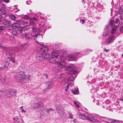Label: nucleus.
Returning a JSON list of instances; mask_svg holds the SVG:
<instances>
[{"label":"nucleus","instance_id":"nucleus-1","mask_svg":"<svg viewBox=\"0 0 123 123\" xmlns=\"http://www.w3.org/2000/svg\"><path fill=\"white\" fill-rule=\"evenodd\" d=\"M14 76L16 79L21 81L23 83L26 81V79L25 77V75L22 72L17 73L14 75Z\"/></svg>","mask_w":123,"mask_h":123},{"label":"nucleus","instance_id":"nucleus-2","mask_svg":"<svg viewBox=\"0 0 123 123\" xmlns=\"http://www.w3.org/2000/svg\"><path fill=\"white\" fill-rule=\"evenodd\" d=\"M60 59L62 60L59 61H58L56 64L58 67L59 68L57 70V72L60 71L61 70L62 68H64L66 66V64L64 62L65 58H64L62 59V58H60Z\"/></svg>","mask_w":123,"mask_h":123},{"label":"nucleus","instance_id":"nucleus-3","mask_svg":"<svg viewBox=\"0 0 123 123\" xmlns=\"http://www.w3.org/2000/svg\"><path fill=\"white\" fill-rule=\"evenodd\" d=\"M9 50V51L8 52V53H7V54L8 53L10 56L12 57H9V58L12 62L14 63L15 62V58L13 56H14V53L17 52V49L16 48L12 49Z\"/></svg>","mask_w":123,"mask_h":123},{"label":"nucleus","instance_id":"nucleus-4","mask_svg":"<svg viewBox=\"0 0 123 123\" xmlns=\"http://www.w3.org/2000/svg\"><path fill=\"white\" fill-rule=\"evenodd\" d=\"M75 67L74 66H72L68 67L67 68L69 72L68 74H76L77 71H75Z\"/></svg>","mask_w":123,"mask_h":123},{"label":"nucleus","instance_id":"nucleus-5","mask_svg":"<svg viewBox=\"0 0 123 123\" xmlns=\"http://www.w3.org/2000/svg\"><path fill=\"white\" fill-rule=\"evenodd\" d=\"M37 42L38 44H40V51H47L48 50V47L44 45H43V43L42 42H40L37 41Z\"/></svg>","mask_w":123,"mask_h":123},{"label":"nucleus","instance_id":"nucleus-6","mask_svg":"<svg viewBox=\"0 0 123 123\" xmlns=\"http://www.w3.org/2000/svg\"><path fill=\"white\" fill-rule=\"evenodd\" d=\"M66 75L65 74V73L62 74L60 75L59 78V79L60 80L62 79V80L61 81V84H65L66 83V82H65V80H66V79H64L65 78H66Z\"/></svg>","mask_w":123,"mask_h":123},{"label":"nucleus","instance_id":"nucleus-7","mask_svg":"<svg viewBox=\"0 0 123 123\" xmlns=\"http://www.w3.org/2000/svg\"><path fill=\"white\" fill-rule=\"evenodd\" d=\"M49 61L50 63L56 64L58 61H59V59L58 58H56V57L51 56L49 58Z\"/></svg>","mask_w":123,"mask_h":123},{"label":"nucleus","instance_id":"nucleus-8","mask_svg":"<svg viewBox=\"0 0 123 123\" xmlns=\"http://www.w3.org/2000/svg\"><path fill=\"white\" fill-rule=\"evenodd\" d=\"M36 58L37 60L38 61L42 62L43 61V57L42 53L39 52L36 54Z\"/></svg>","mask_w":123,"mask_h":123},{"label":"nucleus","instance_id":"nucleus-9","mask_svg":"<svg viewBox=\"0 0 123 123\" xmlns=\"http://www.w3.org/2000/svg\"><path fill=\"white\" fill-rule=\"evenodd\" d=\"M115 38L116 37L114 36H110L106 40V43H111L113 42Z\"/></svg>","mask_w":123,"mask_h":123},{"label":"nucleus","instance_id":"nucleus-10","mask_svg":"<svg viewBox=\"0 0 123 123\" xmlns=\"http://www.w3.org/2000/svg\"><path fill=\"white\" fill-rule=\"evenodd\" d=\"M21 21L20 20H17L16 22L14 23L12 25V27L13 29L17 28L19 27Z\"/></svg>","mask_w":123,"mask_h":123},{"label":"nucleus","instance_id":"nucleus-11","mask_svg":"<svg viewBox=\"0 0 123 123\" xmlns=\"http://www.w3.org/2000/svg\"><path fill=\"white\" fill-rule=\"evenodd\" d=\"M7 92H6V94L7 95L9 94L10 95H12L16 93L15 90L12 89H8L7 90Z\"/></svg>","mask_w":123,"mask_h":123},{"label":"nucleus","instance_id":"nucleus-12","mask_svg":"<svg viewBox=\"0 0 123 123\" xmlns=\"http://www.w3.org/2000/svg\"><path fill=\"white\" fill-rule=\"evenodd\" d=\"M37 106L33 105V106H31V108H34V109H37V108H40L42 107H43L44 105V104L43 102L40 103L38 104H37Z\"/></svg>","mask_w":123,"mask_h":123},{"label":"nucleus","instance_id":"nucleus-13","mask_svg":"<svg viewBox=\"0 0 123 123\" xmlns=\"http://www.w3.org/2000/svg\"><path fill=\"white\" fill-rule=\"evenodd\" d=\"M80 117L82 119L87 120L89 114H84L79 113Z\"/></svg>","mask_w":123,"mask_h":123},{"label":"nucleus","instance_id":"nucleus-14","mask_svg":"<svg viewBox=\"0 0 123 123\" xmlns=\"http://www.w3.org/2000/svg\"><path fill=\"white\" fill-rule=\"evenodd\" d=\"M71 92L74 94H78L79 92L77 87L76 86H75L73 89H72Z\"/></svg>","mask_w":123,"mask_h":123},{"label":"nucleus","instance_id":"nucleus-15","mask_svg":"<svg viewBox=\"0 0 123 123\" xmlns=\"http://www.w3.org/2000/svg\"><path fill=\"white\" fill-rule=\"evenodd\" d=\"M59 52L57 51H55L51 53V57H56L57 58L58 56Z\"/></svg>","mask_w":123,"mask_h":123},{"label":"nucleus","instance_id":"nucleus-16","mask_svg":"<svg viewBox=\"0 0 123 123\" xmlns=\"http://www.w3.org/2000/svg\"><path fill=\"white\" fill-rule=\"evenodd\" d=\"M87 120L90 121L91 122H97L98 121V120L92 117L90 115H89L88 118Z\"/></svg>","mask_w":123,"mask_h":123},{"label":"nucleus","instance_id":"nucleus-17","mask_svg":"<svg viewBox=\"0 0 123 123\" xmlns=\"http://www.w3.org/2000/svg\"><path fill=\"white\" fill-rule=\"evenodd\" d=\"M25 36L26 38L28 39H31L33 37V35L29 32L26 33L25 34Z\"/></svg>","mask_w":123,"mask_h":123},{"label":"nucleus","instance_id":"nucleus-18","mask_svg":"<svg viewBox=\"0 0 123 123\" xmlns=\"http://www.w3.org/2000/svg\"><path fill=\"white\" fill-rule=\"evenodd\" d=\"M52 82H50L45 83L44 85L46 86V89H49L51 86Z\"/></svg>","mask_w":123,"mask_h":123},{"label":"nucleus","instance_id":"nucleus-19","mask_svg":"<svg viewBox=\"0 0 123 123\" xmlns=\"http://www.w3.org/2000/svg\"><path fill=\"white\" fill-rule=\"evenodd\" d=\"M42 54L43 57V60L44 59H46L49 57V54L45 52L42 53Z\"/></svg>","mask_w":123,"mask_h":123},{"label":"nucleus","instance_id":"nucleus-20","mask_svg":"<svg viewBox=\"0 0 123 123\" xmlns=\"http://www.w3.org/2000/svg\"><path fill=\"white\" fill-rule=\"evenodd\" d=\"M0 81L2 83L5 84H7L9 82V81L8 80L2 78L0 79Z\"/></svg>","mask_w":123,"mask_h":123},{"label":"nucleus","instance_id":"nucleus-21","mask_svg":"<svg viewBox=\"0 0 123 123\" xmlns=\"http://www.w3.org/2000/svg\"><path fill=\"white\" fill-rule=\"evenodd\" d=\"M68 59L69 61H73L75 59V57L72 55H70L68 56Z\"/></svg>","mask_w":123,"mask_h":123},{"label":"nucleus","instance_id":"nucleus-22","mask_svg":"<svg viewBox=\"0 0 123 123\" xmlns=\"http://www.w3.org/2000/svg\"><path fill=\"white\" fill-rule=\"evenodd\" d=\"M7 90H4V91H0V94L3 97H5L6 96V92H7Z\"/></svg>","mask_w":123,"mask_h":123},{"label":"nucleus","instance_id":"nucleus-23","mask_svg":"<svg viewBox=\"0 0 123 123\" xmlns=\"http://www.w3.org/2000/svg\"><path fill=\"white\" fill-rule=\"evenodd\" d=\"M0 48L1 49H2L3 50H7V51H9V50H10V48L9 49L7 47H5L4 46H3L1 44H0Z\"/></svg>","mask_w":123,"mask_h":123},{"label":"nucleus","instance_id":"nucleus-24","mask_svg":"<svg viewBox=\"0 0 123 123\" xmlns=\"http://www.w3.org/2000/svg\"><path fill=\"white\" fill-rule=\"evenodd\" d=\"M0 11L2 15H5L7 12L6 10L4 9H2L1 8H0Z\"/></svg>","mask_w":123,"mask_h":123},{"label":"nucleus","instance_id":"nucleus-25","mask_svg":"<svg viewBox=\"0 0 123 123\" xmlns=\"http://www.w3.org/2000/svg\"><path fill=\"white\" fill-rule=\"evenodd\" d=\"M10 21L8 20H3L2 21V23L4 25H6L10 23Z\"/></svg>","mask_w":123,"mask_h":123},{"label":"nucleus","instance_id":"nucleus-26","mask_svg":"<svg viewBox=\"0 0 123 123\" xmlns=\"http://www.w3.org/2000/svg\"><path fill=\"white\" fill-rule=\"evenodd\" d=\"M40 101V99L38 98H36L34 99V103L37 104Z\"/></svg>","mask_w":123,"mask_h":123},{"label":"nucleus","instance_id":"nucleus-27","mask_svg":"<svg viewBox=\"0 0 123 123\" xmlns=\"http://www.w3.org/2000/svg\"><path fill=\"white\" fill-rule=\"evenodd\" d=\"M117 27V26H116L114 27L113 28H112V30L111 31V33L112 34H114L116 32V30Z\"/></svg>","mask_w":123,"mask_h":123},{"label":"nucleus","instance_id":"nucleus-28","mask_svg":"<svg viewBox=\"0 0 123 123\" xmlns=\"http://www.w3.org/2000/svg\"><path fill=\"white\" fill-rule=\"evenodd\" d=\"M12 31V33L13 35L15 36L17 35L18 34L17 33L15 30H13Z\"/></svg>","mask_w":123,"mask_h":123},{"label":"nucleus","instance_id":"nucleus-29","mask_svg":"<svg viewBox=\"0 0 123 123\" xmlns=\"http://www.w3.org/2000/svg\"><path fill=\"white\" fill-rule=\"evenodd\" d=\"M6 28V27L4 26H0V32L2 30H5Z\"/></svg>","mask_w":123,"mask_h":123},{"label":"nucleus","instance_id":"nucleus-30","mask_svg":"<svg viewBox=\"0 0 123 123\" xmlns=\"http://www.w3.org/2000/svg\"><path fill=\"white\" fill-rule=\"evenodd\" d=\"M74 78L73 76H71L68 78V81H72L74 80Z\"/></svg>","mask_w":123,"mask_h":123},{"label":"nucleus","instance_id":"nucleus-31","mask_svg":"<svg viewBox=\"0 0 123 123\" xmlns=\"http://www.w3.org/2000/svg\"><path fill=\"white\" fill-rule=\"evenodd\" d=\"M39 30V31H38L37 33L38 34L36 35H33V37H34L37 38V36L38 35H39V34L40 33V30H39V29H38Z\"/></svg>","mask_w":123,"mask_h":123},{"label":"nucleus","instance_id":"nucleus-32","mask_svg":"<svg viewBox=\"0 0 123 123\" xmlns=\"http://www.w3.org/2000/svg\"><path fill=\"white\" fill-rule=\"evenodd\" d=\"M69 115V117L71 119H73V115L70 112H69L68 113Z\"/></svg>","mask_w":123,"mask_h":123},{"label":"nucleus","instance_id":"nucleus-33","mask_svg":"<svg viewBox=\"0 0 123 123\" xmlns=\"http://www.w3.org/2000/svg\"><path fill=\"white\" fill-rule=\"evenodd\" d=\"M74 105H76V107L78 108H79L80 106L78 103H76V102L75 101H74Z\"/></svg>","mask_w":123,"mask_h":123},{"label":"nucleus","instance_id":"nucleus-34","mask_svg":"<svg viewBox=\"0 0 123 123\" xmlns=\"http://www.w3.org/2000/svg\"><path fill=\"white\" fill-rule=\"evenodd\" d=\"M7 65H5L3 67H2L3 68V69L7 68H8V63H7Z\"/></svg>","mask_w":123,"mask_h":123},{"label":"nucleus","instance_id":"nucleus-35","mask_svg":"<svg viewBox=\"0 0 123 123\" xmlns=\"http://www.w3.org/2000/svg\"><path fill=\"white\" fill-rule=\"evenodd\" d=\"M68 84L67 83V85L65 87V90L66 92H67V90L68 89Z\"/></svg>","mask_w":123,"mask_h":123},{"label":"nucleus","instance_id":"nucleus-36","mask_svg":"<svg viewBox=\"0 0 123 123\" xmlns=\"http://www.w3.org/2000/svg\"><path fill=\"white\" fill-rule=\"evenodd\" d=\"M11 19L13 20H15L16 18L15 16L13 15H12L11 16Z\"/></svg>","mask_w":123,"mask_h":123},{"label":"nucleus","instance_id":"nucleus-37","mask_svg":"<svg viewBox=\"0 0 123 123\" xmlns=\"http://www.w3.org/2000/svg\"><path fill=\"white\" fill-rule=\"evenodd\" d=\"M114 21L113 20H111L110 22V25H112L114 24Z\"/></svg>","mask_w":123,"mask_h":123},{"label":"nucleus","instance_id":"nucleus-38","mask_svg":"<svg viewBox=\"0 0 123 123\" xmlns=\"http://www.w3.org/2000/svg\"><path fill=\"white\" fill-rule=\"evenodd\" d=\"M1 7L2 8V9H5L6 8L5 5L3 4H2L1 5Z\"/></svg>","mask_w":123,"mask_h":123},{"label":"nucleus","instance_id":"nucleus-39","mask_svg":"<svg viewBox=\"0 0 123 123\" xmlns=\"http://www.w3.org/2000/svg\"><path fill=\"white\" fill-rule=\"evenodd\" d=\"M32 31L33 33H34V32L36 31H37L36 28L35 27H34L33 28H32Z\"/></svg>","mask_w":123,"mask_h":123},{"label":"nucleus","instance_id":"nucleus-40","mask_svg":"<svg viewBox=\"0 0 123 123\" xmlns=\"http://www.w3.org/2000/svg\"><path fill=\"white\" fill-rule=\"evenodd\" d=\"M35 24L34 22L32 21H31L30 22V25H34Z\"/></svg>","mask_w":123,"mask_h":123},{"label":"nucleus","instance_id":"nucleus-41","mask_svg":"<svg viewBox=\"0 0 123 123\" xmlns=\"http://www.w3.org/2000/svg\"><path fill=\"white\" fill-rule=\"evenodd\" d=\"M104 51L107 52L109 51L110 50V49H106L105 48H104Z\"/></svg>","mask_w":123,"mask_h":123},{"label":"nucleus","instance_id":"nucleus-42","mask_svg":"<svg viewBox=\"0 0 123 123\" xmlns=\"http://www.w3.org/2000/svg\"><path fill=\"white\" fill-rule=\"evenodd\" d=\"M120 30L121 32H123V26L120 28Z\"/></svg>","mask_w":123,"mask_h":123},{"label":"nucleus","instance_id":"nucleus-43","mask_svg":"<svg viewBox=\"0 0 123 123\" xmlns=\"http://www.w3.org/2000/svg\"><path fill=\"white\" fill-rule=\"evenodd\" d=\"M80 54V53L79 52H76L74 53V54L75 55H78Z\"/></svg>","mask_w":123,"mask_h":123},{"label":"nucleus","instance_id":"nucleus-44","mask_svg":"<svg viewBox=\"0 0 123 123\" xmlns=\"http://www.w3.org/2000/svg\"><path fill=\"white\" fill-rule=\"evenodd\" d=\"M108 32H105L104 33L103 36L105 37H106L108 35Z\"/></svg>","mask_w":123,"mask_h":123},{"label":"nucleus","instance_id":"nucleus-45","mask_svg":"<svg viewBox=\"0 0 123 123\" xmlns=\"http://www.w3.org/2000/svg\"><path fill=\"white\" fill-rule=\"evenodd\" d=\"M62 117L63 118H65L66 117V114L65 113H63L62 115Z\"/></svg>","mask_w":123,"mask_h":123},{"label":"nucleus","instance_id":"nucleus-46","mask_svg":"<svg viewBox=\"0 0 123 123\" xmlns=\"http://www.w3.org/2000/svg\"><path fill=\"white\" fill-rule=\"evenodd\" d=\"M44 110H45V111L47 112H48L50 111V110L49 109H47L46 108H45L44 109Z\"/></svg>","mask_w":123,"mask_h":123},{"label":"nucleus","instance_id":"nucleus-47","mask_svg":"<svg viewBox=\"0 0 123 123\" xmlns=\"http://www.w3.org/2000/svg\"><path fill=\"white\" fill-rule=\"evenodd\" d=\"M3 1L6 3L10 2L9 0H3Z\"/></svg>","mask_w":123,"mask_h":123},{"label":"nucleus","instance_id":"nucleus-48","mask_svg":"<svg viewBox=\"0 0 123 123\" xmlns=\"http://www.w3.org/2000/svg\"><path fill=\"white\" fill-rule=\"evenodd\" d=\"M18 30L20 33H21L22 32V29L21 28H18Z\"/></svg>","mask_w":123,"mask_h":123},{"label":"nucleus","instance_id":"nucleus-49","mask_svg":"<svg viewBox=\"0 0 123 123\" xmlns=\"http://www.w3.org/2000/svg\"><path fill=\"white\" fill-rule=\"evenodd\" d=\"M85 22V20H84L82 19L80 20V22L82 24H84V23Z\"/></svg>","mask_w":123,"mask_h":123},{"label":"nucleus","instance_id":"nucleus-50","mask_svg":"<svg viewBox=\"0 0 123 123\" xmlns=\"http://www.w3.org/2000/svg\"><path fill=\"white\" fill-rule=\"evenodd\" d=\"M31 0H29L27 1L26 2V3L27 4H29L31 2Z\"/></svg>","mask_w":123,"mask_h":123},{"label":"nucleus","instance_id":"nucleus-51","mask_svg":"<svg viewBox=\"0 0 123 123\" xmlns=\"http://www.w3.org/2000/svg\"><path fill=\"white\" fill-rule=\"evenodd\" d=\"M43 76H44L45 77H46V79H47L48 78V75L46 74H44L43 75Z\"/></svg>","mask_w":123,"mask_h":123},{"label":"nucleus","instance_id":"nucleus-52","mask_svg":"<svg viewBox=\"0 0 123 123\" xmlns=\"http://www.w3.org/2000/svg\"><path fill=\"white\" fill-rule=\"evenodd\" d=\"M120 13H122V12H123V9H120L119 10Z\"/></svg>","mask_w":123,"mask_h":123},{"label":"nucleus","instance_id":"nucleus-53","mask_svg":"<svg viewBox=\"0 0 123 123\" xmlns=\"http://www.w3.org/2000/svg\"><path fill=\"white\" fill-rule=\"evenodd\" d=\"M119 22V19H117L116 20V23H118Z\"/></svg>","mask_w":123,"mask_h":123},{"label":"nucleus","instance_id":"nucleus-54","mask_svg":"<svg viewBox=\"0 0 123 123\" xmlns=\"http://www.w3.org/2000/svg\"><path fill=\"white\" fill-rule=\"evenodd\" d=\"M33 20L34 21H36V20H37V18H33Z\"/></svg>","mask_w":123,"mask_h":123},{"label":"nucleus","instance_id":"nucleus-55","mask_svg":"<svg viewBox=\"0 0 123 123\" xmlns=\"http://www.w3.org/2000/svg\"><path fill=\"white\" fill-rule=\"evenodd\" d=\"M46 92V89H44L43 90V92L44 93H45Z\"/></svg>","mask_w":123,"mask_h":123},{"label":"nucleus","instance_id":"nucleus-56","mask_svg":"<svg viewBox=\"0 0 123 123\" xmlns=\"http://www.w3.org/2000/svg\"><path fill=\"white\" fill-rule=\"evenodd\" d=\"M15 119L18 122H19V121L18 120V117H16Z\"/></svg>","mask_w":123,"mask_h":123},{"label":"nucleus","instance_id":"nucleus-57","mask_svg":"<svg viewBox=\"0 0 123 123\" xmlns=\"http://www.w3.org/2000/svg\"><path fill=\"white\" fill-rule=\"evenodd\" d=\"M21 110L22 111H21V112H26V111H24V110L23 109V108L21 109Z\"/></svg>","mask_w":123,"mask_h":123},{"label":"nucleus","instance_id":"nucleus-58","mask_svg":"<svg viewBox=\"0 0 123 123\" xmlns=\"http://www.w3.org/2000/svg\"><path fill=\"white\" fill-rule=\"evenodd\" d=\"M117 123H122L120 121H117Z\"/></svg>","mask_w":123,"mask_h":123},{"label":"nucleus","instance_id":"nucleus-59","mask_svg":"<svg viewBox=\"0 0 123 123\" xmlns=\"http://www.w3.org/2000/svg\"><path fill=\"white\" fill-rule=\"evenodd\" d=\"M105 28L106 29H108L109 28V25H107L106 26Z\"/></svg>","mask_w":123,"mask_h":123},{"label":"nucleus","instance_id":"nucleus-60","mask_svg":"<svg viewBox=\"0 0 123 123\" xmlns=\"http://www.w3.org/2000/svg\"><path fill=\"white\" fill-rule=\"evenodd\" d=\"M21 36L22 37H24L25 36V35H24V34H22L21 35Z\"/></svg>","mask_w":123,"mask_h":123},{"label":"nucleus","instance_id":"nucleus-61","mask_svg":"<svg viewBox=\"0 0 123 123\" xmlns=\"http://www.w3.org/2000/svg\"><path fill=\"white\" fill-rule=\"evenodd\" d=\"M82 2L83 4H84L85 3V1L84 0H82Z\"/></svg>","mask_w":123,"mask_h":123},{"label":"nucleus","instance_id":"nucleus-62","mask_svg":"<svg viewBox=\"0 0 123 123\" xmlns=\"http://www.w3.org/2000/svg\"><path fill=\"white\" fill-rule=\"evenodd\" d=\"M49 109L50 110H51V111H54V110L52 108H49Z\"/></svg>","mask_w":123,"mask_h":123},{"label":"nucleus","instance_id":"nucleus-63","mask_svg":"<svg viewBox=\"0 0 123 123\" xmlns=\"http://www.w3.org/2000/svg\"><path fill=\"white\" fill-rule=\"evenodd\" d=\"M119 100L120 101H123V99H119Z\"/></svg>","mask_w":123,"mask_h":123},{"label":"nucleus","instance_id":"nucleus-64","mask_svg":"<svg viewBox=\"0 0 123 123\" xmlns=\"http://www.w3.org/2000/svg\"><path fill=\"white\" fill-rule=\"evenodd\" d=\"M26 24H27L28 23V22H24Z\"/></svg>","mask_w":123,"mask_h":123}]
</instances>
